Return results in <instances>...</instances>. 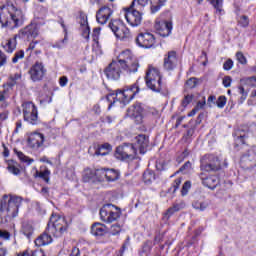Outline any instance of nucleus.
<instances>
[{"label":"nucleus","mask_w":256,"mask_h":256,"mask_svg":"<svg viewBox=\"0 0 256 256\" xmlns=\"http://www.w3.org/2000/svg\"><path fill=\"white\" fill-rule=\"evenodd\" d=\"M139 71V61L130 50L122 51L105 69L104 75L111 81H118L121 75H131Z\"/></svg>","instance_id":"obj_1"},{"label":"nucleus","mask_w":256,"mask_h":256,"mask_svg":"<svg viewBox=\"0 0 256 256\" xmlns=\"http://www.w3.org/2000/svg\"><path fill=\"white\" fill-rule=\"evenodd\" d=\"M2 11H8V16L2 20V27H9L15 29V27H21L25 20L23 12L15 7L13 4H7L2 6Z\"/></svg>","instance_id":"obj_2"},{"label":"nucleus","mask_w":256,"mask_h":256,"mask_svg":"<svg viewBox=\"0 0 256 256\" xmlns=\"http://www.w3.org/2000/svg\"><path fill=\"white\" fill-rule=\"evenodd\" d=\"M69 225L65 217H61L57 214H52L48 222L46 231L53 235V237H63L64 233H67Z\"/></svg>","instance_id":"obj_3"},{"label":"nucleus","mask_w":256,"mask_h":256,"mask_svg":"<svg viewBox=\"0 0 256 256\" xmlns=\"http://www.w3.org/2000/svg\"><path fill=\"white\" fill-rule=\"evenodd\" d=\"M23 203V198L13 195H4L1 202V211H6L8 217L15 218L19 215V208Z\"/></svg>","instance_id":"obj_4"},{"label":"nucleus","mask_w":256,"mask_h":256,"mask_svg":"<svg viewBox=\"0 0 256 256\" xmlns=\"http://www.w3.org/2000/svg\"><path fill=\"white\" fill-rule=\"evenodd\" d=\"M145 81L148 89L159 93L161 91V74L159 70L153 66H148L146 71Z\"/></svg>","instance_id":"obj_5"},{"label":"nucleus","mask_w":256,"mask_h":256,"mask_svg":"<svg viewBox=\"0 0 256 256\" xmlns=\"http://www.w3.org/2000/svg\"><path fill=\"white\" fill-rule=\"evenodd\" d=\"M125 19L131 27H139L143 21V12L140 7L135 6V2H132L130 7L125 8Z\"/></svg>","instance_id":"obj_6"},{"label":"nucleus","mask_w":256,"mask_h":256,"mask_svg":"<svg viewBox=\"0 0 256 256\" xmlns=\"http://www.w3.org/2000/svg\"><path fill=\"white\" fill-rule=\"evenodd\" d=\"M108 27L120 41H129L131 39V31L121 20H111Z\"/></svg>","instance_id":"obj_7"},{"label":"nucleus","mask_w":256,"mask_h":256,"mask_svg":"<svg viewBox=\"0 0 256 256\" xmlns=\"http://www.w3.org/2000/svg\"><path fill=\"white\" fill-rule=\"evenodd\" d=\"M136 93H139V81L131 86H126L123 90H118L114 99L120 103H129Z\"/></svg>","instance_id":"obj_8"},{"label":"nucleus","mask_w":256,"mask_h":256,"mask_svg":"<svg viewBox=\"0 0 256 256\" xmlns=\"http://www.w3.org/2000/svg\"><path fill=\"white\" fill-rule=\"evenodd\" d=\"M121 217V212L113 204H106L100 209V219L104 223H113Z\"/></svg>","instance_id":"obj_9"},{"label":"nucleus","mask_w":256,"mask_h":256,"mask_svg":"<svg viewBox=\"0 0 256 256\" xmlns=\"http://www.w3.org/2000/svg\"><path fill=\"white\" fill-rule=\"evenodd\" d=\"M200 169L207 173H210V171H219V169H221V162L219 158L214 155H205L201 159Z\"/></svg>","instance_id":"obj_10"},{"label":"nucleus","mask_w":256,"mask_h":256,"mask_svg":"<svg viewBox=\"0 0 256 256\" xmlns=\"http://www.w3.org/2000/svg\"><path fill=\"white\" fill-rule=\"evenodd\" d=\"M24 121L31 125H37L39 121V115L37 113V107L32 102H25L23 104Z\"/></svg>","instance_id":"obj_11"},{"label":"nucleus","mask_w":256,"mask_h":256,"mask_svg":"<svg viewBox=\"0 0 256 256\" xmlns=\"http://www.w3.org/2000/svg\"><path fill=\"white\" fill-rule=\"evenodd\" d=\"M136 150L133 144H124L116 148L115 157L120 161H127V159H135Z\"/></svg>","instance_id":"obj_12"},{"label":"nucleus","mask_w":256,"mask_h":256,"mask_svg":"<svg viewBox=\"0 0 256 256\" xmlns=\"http://www.w3.org/2000/svg\"><path fill=\"white\" fill-rule=\"evenodd\" d=\"M154 27L160 37H169L173 31V22L156 19Z\"/></svg>","instance_id":"obj_13"},{"label":"nucleus","mask_w":256,"mask_h":256,"mask_svg":"<svg viewBox=\"0 0 256 256\" xmlns=\"http://www.w3.org/2000/svg\"><path fill=\"white\" fill-rule=\"evenodd\" d=\"M30 75V79L34 82L41 81L45 74L47 73V69H45V65L42 62H35L34 65L28 71Z\"/></svg>","instance_id":"obj_14"},{"label":"nucleus","mask_w":256,"mask_h":256,"mask_svg":"<svg viewBox=\"0 0 256 256\" xmlns=\"http://www.w3.org/2000/svg\"><path fill=\"white\" fill-rule=\"evenodd\" d=\"M136 43L144 49H151L155 45V36L149 32L140 33L136 38Z\"/></svg>","instance_id":"obj_15"},{"label":"nucleus","mask_w":256,"mask_h":256,"mask_svg":"<svg viewBox=\"0 0 256 256\" xmlns=\"http://www.w3.org/2000/svg\"><path fill=\"white\" fill-rule=\"evenodd\" d=\"M132 145L135 148L136 153L139 151L141 155H145V153H147V148L149 147V137L140 134L135 137V142Z\"/></svg>","instance_id":"obj_16"},{"label":"nucleus","mask_w":256,"mask_h":256,"mask_svg":"<svg viewBox=\"0 0 256 256\" xmlns=\"http://www.w3.org/2000/svg\"><path fill=\"white\" fill-rule=\"evenodd\" d=\"M19 35L22 39H27V41H31V39H35L39 35V27L37 24H29L25 28L21 29Z\"/></svg>","instance_id":"obj_17"},{"label":"nucleus","mask_w":256,"mask_h":256,"mask_svg":"<svg viewBox=\"0 0 256 256\" xmlns=\"http://www.w3.org/2000/svg\"><path fill=\"white\" fill-rule=\"evenodd\" d=\"M179 64V59L177 58V52L169 51L164 56V64L163 67L166 71H174Z\"/></svg>","instance_id":"obj_18"},{"label":"nucleus","mask_w":256,"mask_h":256,"mask_svg":"<svg viewBox=\"0 0 256 256\" xmlns=\"http://www.w3.org/2000/svg\"><path fill=\"white\" fill-rule=\"evenodd\" d=\"M127 117H131L137 125L143 123V106L141 104H134L127 110Z\"/></svg>","instance_id":"obj_19"},{"label":"nucleus","mask_w":256,"mask_h":256,"mask_svg":"<svg viewBox=\"0 0 256 256\" xmlns=\"http://www.w3.org/2000/svg\"><path fill=\"white\" fill-rule=\"evenodd\" d=\"M19 79H21V74L16 73V74H14V76H10L9 83L3 85L4 91H3V94L1 95L2 107H7V102H5V99H7L6 95H7L8 91H10V89H12L16 85V83H17V81H19Z\"/></svg>","instance_id":"obj_20"},{"label":"nucleus","mask_w":256,"mask_h":256,"mask_svg":"<svg viewBox=\"0 0 256 256\" xmlns=\"http://www.w3.org/2000/svg\"><path fill=\"white\" fill-rule=\"evenodd\" d=\"M113 15V9L109 6L101 7L96 13V20L100 25H105Z\"/></svg>","instance_id":"obj_21"},{"label":"nucleus","mask_w":256,"mask_h":256,"mask_svg":"<svg viewBox=\"0 0 256 256\" xmlns=\"http://www.w3.org/2000/svg\"><path fill=\"white\" fill-rule=\"evenodd\" d=\"M28 145L32 149H39V147H43V143H45V136L41 133H31L28 136Z\"/></svg>","instance_id":"obj_22"},{"label":"nucleus","mask_w":256,"mask_h":256,"mask_svg":"<svg viewBox=\"0 0 256 256\" xmlns=\"http://www.w3.org/2000/svg\"><path fill=\"white\" fill-rule=\"evenodd\" d=\"M111 149L112 147L109 143H104L101 145L95 144L92 148H89L88 153H90V155H101L102 157H105V155H109Z\"/></svg>","instance_id":"obj_23"},{"label":"nucleus","mask_w":256,"mask_h":256,"mask_svg":"<svg viewBox=\"0 0 256 256\" xmlns=\"http://www.w3.org/2000/svg\"><path fill=\"white\" fill-rule=\"evenodd\" d=\"M200 179L204 187H208V189H215L217 185H219V178L217 176H209L205 177V173H200Z\"/></svg>","instance_id":"obj_24"},{"label":"nucleus","mask_w":256,"mask_h":256,"mask_svg":"<svg viewBox=\"0 0 256 256\" xmlns=\"http://www.w3.org/2000/svg\"><path fill=\"white\" fill-rule=\"evenodd\" d=\"M185 207L186 205H185V202L183 201L180 203L173 204V206L168 208L166 212L163 214L164 221H169V219H171V217H173L175 213H177L178 211H181V209H185Z\"/></svg>","instance_id":"obj_25"},{"label":"nucleus","mask_w":256,"mask_h":256,"mask_svg":"<svg viewBox=\"0 0 256 256\" xmlns=\"http://www.w3.org/2000/svg\"><path fill=\"white\" fill-rule=\"evenodd\" d=\"M51 233L45 230L38 238L35 240V245L37 247H44L45 245H51L53 243V237H51Z\"/></svg>","instance_id":"obj_26"},{"label":"nucleus","mask_w":256,"mask_h":256,"mask_svg":"<svg viewBox=\"0 0 256 256\" xmlns=\"http://www.w3.org/2000/svg\"><path fill=\"white\" fill-rule=\"evenodd\" d=\"M91 233L95 237H103V235H105V233H107V226H105L102 223L96 222L91 227Z\"/></svg>","instance_id":"obj_27"},{"label":"nucleus","mask_w":256,"mask_h":256,"mask_svg":"<svg viewBox=\"0 0 256 256\" xmlns=\"http://www.w3.org/2000/svg\"><path fill=\"white\" fill-rule=\"evenodd\" d=\"M89 179H97L98 181H105L107 179V169L100 168L96 170H90V176H88Z\"/></svg>","instance_id":"obj_28"},{"label":"nucleus","mask_w":256,"mask_h":256,"mask_svg":"<svg viewBox=\"0 0 256 256\" xmlns=\"http://www.w3.org/2000/svg\"><path fill=\"white\" fill-rule=\"evenodd\" d=\"M6 165V169L9 171V173H12V175H19V173H21L19 163L15 162V160L6 161Z\"/></svg>","instance_id":"obj_29"},{"label":"nucleus","mask_w":256,"mask_h":256,"mask_svg":"<svg viewBox=\"0 0 256 256\" xmlns=\"http://www.w3.org/2000/svg\"><path fill=\"white\" fill-rule=\"evenodd\" d=\"M167 0H152L151 13L155 14L160 11L161 7H164Z\"/></svg>","instance_id":"obj_30"},{"label":"nucleus","mask_w":256,"mask_h":256,"mask_svg":"<svg viewBox=\"0 0 256 256\" xmlns=\"http://www.w3.org/2000/svg\"><path fill=\"white\" fill-rule=\"evenodd\" d=\"M117 179H119V171L115 169H107L106 181L112 182V181H117Z\"/></svg>","instance_id":"obj_31"},{"label":"nucleus","mask_w":256,"mask_h":256,"mask_svg":"<svg viewBox=\"0 0 256 256\" xmlns=\"http://www.w3.org/2000/svg\"><path fill=\"white\" fill-rule=\"evenodd\" d=\"M192 207L193 209H196V211H205V209L209 207V203L205 201L204 202L195 201L192 203Z\"/></svg>","instance_id":"obj_32"},{"label":"nucleus","mask_w":256,"mask_h":256,"mask_svg":"<svg viewBox=\"0 0 256 256\" xmlns=\"http://www.w3.org/2000/svg\"><path fill=\"white\" fill-rule=\"evenodd\" d=\"M49 175H51V171L49 169H45L44 171H36L34 177H40V179H44L46 183H49Z\"/></svg>","instance_id":"obj_33"},{"label":"nucleus","mask_w":256,"mask_h":256,"mask_svg":"<svg viewBox=\"0 0 256 256\" xmlns=\"http://www.w3.org/2000/svg\"><path fill=\"white\" fill-rule=\"evenodd\" d=\"M15 47H17L15 44V39L7 40L6 44L3 46L7 53H13V51H15Z\"/></svg>","instance_id":"obj_34"},{"label":"nucleus","mask_w":256,"mask_h":256,"mask_svg":"<svg viewBox=\"0 0 256 256\" xmlns=\"http://www.w3.org/2000/svg\"><path fill=\"white\" fill-rule=\"evenodd\" d=\"M143 179H144V182L146 183H151L152 181H155V172L151 170H146L143 173Z\"/></svg>","instance_id":"obj_35"},{"label":"nucleus","mask_w":256,"mask_h":256,"mask_svg":"<svg viewBox=\"0 0 256 256\" xmlns=\"http://www.w3.org/2000/svg\"><path fill=\"white\" fill-rule=\"evenodd\" d=\"M17 157L20 159V161H22V163H27V165H31V163H33V159L25 156V154H23V152L21 151H17V150H14Z\"/></svg>","instance_id":"obj_36"},{"label":"nucleus","mask_w":256,"mask_h":256,"mask_svg":"<svg viewBox=\"0 0 256 256\" xmlns=\"http://www.w3.org/2000/svg\"><path fill=\"white\" fill-rule=\"evenodd\" d=\"M22 233L29 239V237L33 235V226H31V224H23Z\"/></svg>","instance_id":"obj_37"},{"label":"nucleus","mask_w":256,"mask_h":256,"mask_svg":"<svg viewBox=\"0 0 256 256\" xmlns=\"http://www.w3.org/2000/svg\"><path fill=\"white\" fill-rule=\"evenodd\" d=\"M242 161H256V153L254 150H249L242 156Z\"/></svg>","instance_id":"obj_38"},{"label":"nucleus","mask_w":256,"mask_h":256,"mask_svg":"<svg viewBox=\"0 0 256 256\" xmlns=\"http://www.w3.org/2000/svg\"><path fill=\"white\" fill-rule=\"evenodd\" d=\"M210 3L219 13L223 11V0H210Z\"/></svg>","instance_id":"obj_39"},{"label":"nucleus","mask_w":256,"mask_h":256,"mask_svg":"<svg viewBox=\"0 0 256 256\" xmlns=\"http://www.w3.org/2000/svg\"><path fill=\"white\" fill-rule=\"evenodd\" d=\"M67 41H68V39H67V34H65L64 39H62V40H60V41L54 43V44L52 45V47H53L54 49H63V47H65V45H67Z\"/></svg>","instance_id":"obj_40"},{"label":"nucleus","mask_w":256,"mask_h":256,"mask_svg":"<svg viewBox=\"0 0 256 256\" xmlns=\"http://www.w3.org/2000/svg\"><path fill=\"white\" fill-rule=\"evenodd\" d=\"M25 57V51L19 50L14 54V57L12 58V63H19L20 59H23Z\"/></svg>","instance_id":"obj_41"},{"label":"nucleus","mask_w":256,"mask_h":256,"mask_svg":"<svg viewBox=\"0 0 256 256\" xmlns=\"http://www.w3.org/2000/svg\"><path fill=\"white\" fill-rule=\"evenodd\" d=\"M216 105L219 107V109H223V107L227 105V97L219 96L218 100L216 101Z\"/></svg>","instance_id":"obj_42"},{"label":"nucleus","mask_w":256,"mask_h":256,"mask_svg":"<svg viewBox=\"0 0 256 256\" xmlns=\"http://www.w3.org/2000/svg\"><path fill=\"white\" fill-rule=\"evenodd\" d=\"M110 233H111V235H119V233H121V225L113 224L110 227Z\"/></svg>","instance_id":"obj_43"},{"label":"nucleus","mask_w":256,"mask_h":256,"mask_svg":"<svg viewBox=\"0 0 256 256\" xmlns=\"http://www.w3.org/2000/svg\"><path fill=\"white\" fill-rule=\"evenodd\" d=\"M189 189H191V182L190 181H186L183 186H182V190H181V194L183 197H185V195H187V193H189Z\"/></svg>","instance_id":"obj_44"},{"label":"nucleus","mask_w":256,"mask_h":256,"mask_svg":"<svg viewBox=\"0 0 256 256\" xmlns=\"http://www.w3.org/2000/svg\"><path fill=\"white\" fill-rule=\"evenodd\" d=\"M181 182H182L181 178H176L172 184V188H170L169 191H172V193H176L177 189H179L181 185Z\"/></svg>","instance_id":"obj_45"},{"label":"nucleus","mask_w":256,"mask_h":256,"mask_svg":"<svg viewBox=\"0 0 256 256\" xmlns=\"http://www.w3.org/2000/svg\"><path fill=\"white\" fill-rule=\"evenodd\" d=\"M132 3H135L137 8L143 9V7H147L149 0H133Z\"/></svg>","instance_id":"obj_46"},{"label":"nucleus","mask_w":256,"mask_h":256,"mask_svg":"<svg viewBox=\"0 0 256 256\" xmlns=\"http://www.w3.org/2000/svg\"><path fill=\"white\" fill-rule=\"evenodd\" d=\"M236 59L238 63H241V65L247 64V58H245V55H243L241 52L236 53Z\"/></svg>","instance_id":"obj_47"},{"label":"nucleus","mask_w":256,"mask_h":256,"mask_svg":"<svg viewBox=\"0 0 256 256\" xmlns=\"http://www.w3.org/2000/svg\"><path fill=\"white\" fill-rule=\"evenodd\" d=\"M142 249H143V251H145L146 253H147L148 251H151V249H153V241L147 240L146 242H144V244L142 245Z\"/></svg>","instance_id":"obj_48"},{"label":"nucleus","mask_w":256,"mask_h":256,"mask_svg":"<svg viewBox=\"0 0 256 256\" xmlns=\"http://www.w3.org/2000/svg\"><path fill=\"white\" fill-rule=\"evenodd\" d=\"M238 23L241 25V27H247L249 25V17L240 16Z\"/></svg>","instance_id":"obj_49"},{"label":"nucleus","mask_w":256,"mask_h":256,"mask_svg":"<svg viewBox=\"0 0 256 256\" xmlns=\"http://www.w3.org/2000/svg\"><path fill=\"white\" fill-rule=\"evenodd\" d=\"M186 85L190 89H194V87H197V78H190L187 80Z\"/></svg>","instance_id":"obj_50"},{"label":"nucleus","mask_w":256,"mask_h":256,"mask_svg":"<svg viewBox=\"0 0 256 256\" xmlns=\"http://www.w3.org/2000/svg\"><path fill=\"white\" fill-rule=\"evenodd\" d=\"M193 101V95H186L182 100V107H187Z\"/></svg>","instance_id":"obj_51"},{"label":"nucleus","mask_w":256,"mask_h":256,"mask_svg":"<svg viewBox=\"0 0 256 256\" xmlns=\"http://www.w3.org/2000/svg\"><path fill=\"white\" fill-rule=\"evenodd\" d=\"M223 69H224L225 71H231V69H233V60L228 59V60L224 63Z\"/></svg>","instance_id":"obj_52"},{"label":"nucleus","mask_w":256,"mask_h":256,"mask_svg":"<svg viewBox=\"0 0 256 256\" xmlns=\"http://www.w3.org/2000/svg\"><path fill=\"white\" fill-rule=\"evenodd\" d=\"M232 81H233V79L231 78V76H225L223 78L222 83H223L224 87L228 88V87H231Z\"/></svg>","instance_id":"obj_53"},{"label":"nucleus","mask_w":256,"mask_h":256,"mask_svg":"<svg viewBox=\"0 0 256 256\" xmlns=\"http://www.w3.org/2000/svg\"><path fill=\"white\" fill-rule=\"evenodd\" d=\"M39 44V41H32L30 42L28 48L26 49V53H29V55H31V51H33V49H35V47Z\"/></svg>","instance_id":"obj_54"},{"label":"nucleus","mask_w":256,"mask_h":256,"mask_svg":"<svg viewBox=\"0 0 256 256\" xmlns=\"http://www.w3.org/2000/svg\"><path fill=\"white\" fill-rule=\"evenodd\" d=\"M238 93L241 95L242 101H245V99H247V92H245V88L243 86L238 87Z\"/></svg>","instance_id":"obj_55"},{"label":"nucleus","mask_w":256,"mask_h":256,"mask_svg":"<svg viewBox=\"0 0 256 256\" xmlns=\"http://www.w3.org/2000/svg\"><path fill=\"white\" fill-rule=\"evenodd\" d=\"M82 31V36L84 37V39H89V33H90V28L89 26H85L83 28H81Z\"/></svg>","instance_id":"obj_56"},{"label":"nucleus","mask_w":256,"mask_h":256,"mask_svg":"<svg viewBox=\"0 0 256 256\" xmlns=\"http://www.w3.org/2000/svg\"><path fill=\"white\" fill-rule=\"evenodd\" d=\"M156 169L158 171H165V169H167V164L164 161H160L156 163Z\"/></svg>","instance_id":"obj_57"},{"label":"nucleus","mask_w":256,"mask_h":256,"mask_svg":"<svg viewBox=\"0 0 256 256\" xmlns=\"http://www.w3.org/2000/svg\"><path fill=\"white\" fill-rule=\"evenodd\" d=\"M80 27L83 28V27H89V23L87 22V17L85 16H81L80 17Z\"/></svg>","instance_id":"obj_58"},{"label":"nucleus","mask_w":256,"mask_h":256,"mask_svg":"<svg viewBox=\"0 0 256 256\" xmlns=\"http://www.w3.org/2000/svg\"><path fill=\"white\" fill-rule=\"evenodd\" d=\"M10 238H11V233H9L6 230L1 231V239H5L6 241H9Z\"/></svg>","instance_id":"obj_59"},{"label":"nucleus","mask_w":256,"mask_h":256,"mask_svg":"<svg viewBox=\"0 0 256 256\" xmlns=\"http://www.w3.org/2000/svg\"><path fill=\"white\" fill-rule=\"evenodd\" d=\"M247 83L251 87H256V76H252V77L248 78Z\"/></svg>","instance_id":"obj_60"},{"label":"nucleus","mask_w":256,"mask_h":256,"mask_svg":"<svg viewBox=\"0 0 256 256\" xmlns=\"http://www.w3.org/2000/svg\"><path fill=\"white\" fill-rule=\"evenodd\" d=\"M68 81L69 80L67 79V76L60 77V80H59L60 87H65Z\"/></svg>","instance_id":"obj_61"},{"label":"nucleus","mask_w":256,"mask_h":256,"mask_svg":"<svg viewBox=\"0 0 256 256\" xmlns=\"http://www.w3.org/2000/svg\"><path fill=\"white\" fill-rule=\"evenodd\" d=\"M189 169H191V162L188 161L179 169V171H189Z\"/></svg>","instance_id":"obj_62"},{"label":"nucleus","mask_w":256,"mask_h":256,"mask_svg":"<svg viewBox=\"0 0 256 256\" xmlns=\"http://www.w3.org/2000/svg\"><path fill=\"white\" fill-rule=\"evenodd\" d=\"M80 255H81V251L79 250V248L73 247L71 254L69 256H80Z\"/></svg>","instance_id":"obj_63"},{"label":"nucleus","mask_w":256,"mask_h":256,"mask_svg":"<svg viewBox=\"0 0 256 256\" xmlns=\"http://www.w3.org/2000/svg\"><path fill=\"white\" fill-rule=\"evenodd\" d=\"M18 256H37L35 252L30 251V252H23L22 254H18Z\"/></svg>","instance_id":"obj_64"}]
</instances>
